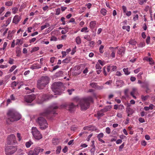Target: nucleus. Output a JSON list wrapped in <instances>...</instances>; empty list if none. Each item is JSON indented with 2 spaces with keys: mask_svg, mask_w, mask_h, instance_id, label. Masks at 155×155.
<instances>
[{
  "mask_svg": "<svg viewBox=\"0 0 155 155\" xmlns=\"http://www.w3.org/2000/svg\"><path fill=\"white\" fill-rule=\"evenodd\" d=\"M58 108V107L56 105L51 106L46 111L41 113V116L46 117L48 118L53 116H55L57 114L56 113V110Z\"/></svg>",
  "mask_w": 155,
  "mask_h": 155,
  "instance_id": "1",
  "label": "nucleus"
},
{
  "mask_svg": "<svg viewBox=\"0 0 155 155\" xmlns=\"http://www.w3.org/2000/svg\"><path fill=\"white\" fill-rule=\"evenodd\" d=\"M93 100L91 96L84 97L81 99L79 102L82 110H86L90 105V103H93Z\"/></svg>",
  "mask_w": 155,
  "mask_h": 155,
  "instance_id": "2",
  "label": "nucleus"
},
{
  "mask_svg": "<svg viewBox=\"0 0 155 155\" xmlns=\"http://www.w3.org/2000/svg\"><path fill=\"white\" fill-rule=\"evenodd\" d=\"M7 115L8 119L11 122L17 121L21 117V116L20 114L12 110H9Z\"/></svg>",
  "mask_w": 155,
  "mask_h": 155,
  "instance_id": "3",
  "label": "nucleus"
},
{
  "mask_svg": "<svg viewBox=\"0 0 155 155\" xmlns=\"http://www.w3.org/2000/svg\"><path fill=\"white\" fill-rule=\"evenodd\" d=\"M62 85V83L61 82H55L52 84L51 89L54 94H61Z\"/></svg>",
  "mask_w": 155,
  "mask_h": 155,
  "instance_id": "4",
  "label": "nucleus"
},
{
  "mask_svg": "<svg viewBox=\"0 0 155 155\" xmlns=\"http://www.w3.org/2000/svg\"><path fill=\"white\" fill-rule=\"evenodd\" d=\"M36 122L39 124L41 130H44L48 127V124L46 120L42 116L39 117L36 120Z\"/></svg>",
  "mask_w": 155,
  "mask_h": 155,
  "instance_id": "5",
  "label": "nucleus"
},
{
  "mask_svg": "<svg viewBox=\"0 0 155 155\" xmlns=\"http://www.w3.org/2000/svg\"><path fill=\"white\" fill-rule=\"evenodd\" d=\"M31 132L33 136L36 139L39 140L42 137V135L36 127H33L32 128Z\"/></svg>",
  "mask_w": 155,
  "mask_h": 155,
  "instance_id": "6",
  "label": "nucleus"
},
{
  "mask_svg": "<svg viewBox=\"0 0 155 155\" xmlns=\"http://www.w3.org/2000/svg\"><path fill=\"white\" fill-rule=\"evenodd\" d=\"M76 106L72 103L68 104H64L61 105V108H64L69 111L72 112Z\"/></svg>",
  "mask_w": 155,
  "mask_h": 155,
  "instance_id": "7",
  "label": "nucleus"
},
{
  "mask_svg": "<svg viewBox=\"0 0 155 155\" xmlns=\"http://www.w3.org/2000/svg\"><path fill=\"white\" fill-rule=\"evenodd\" d=\"M16 147L14 146H8L5 148V153L7 155H10L14 153L16 151Z\"/></svg>",
  "mask_w": 155,
  "mask_h": 155,
  "instance_id": "8",
  "label": "nucleus"
},
{
  "mask_svg": "<svg viewBox=\"0 0 155 155\" xmlns=\"http://www.w3.org/2000/svg\"><path fill=\"white\" fill-rule=\"evenodd\" d=\"M15 137L13 134L9 135L7 138V143L8 145H11L16 143Z\"/></svg>",
  "mask_w": 155,
  "mask_h": 155,
  "instance_id": "9",
  "label": "nucleus"
},
{
  "mask_svg": "<svg viewBox=\"0 0 155 155\" xmlns=\"http://www.w3.org/2000/svg\"><path fill=\"white\" fill-rule=\"evenodd\" d=\"M36 98L35 95L34 94L27 95L25 97V101L27 103H31Z\"/></svg>",
  "mask_w": 155,
  "mask_h": 155,
  "instance_id": "10",
  "label": "nucleus"
},
{
  "mask_svg": "<svg viewBox=\"0 0 155 155\" xmlns=\"http://www.w3.org/2000/svg\"><path fill=\"white\" fill-rule=\"evenodd\" d=\"M23 39H17L15 43V40H14L11 45V47L14 48L15 45L19 46L21 45L23 43Z\"/></svg>",
  "mask_w": 155,
  "mask_h": 155,
  "instance_id": "11",
  "label": "nucleus"
},
{
  "mask_svg": "<svg viewBox=\"0 0 155 155\" xmlns=\"http://www.w3.org/2000/svg\"><path fill=\"white\" fill-rule=\"evenodd\" d=\"M38 81L47 85L49 82V78L47 76L42 77Z\"/></svg>",
  "mask_w": 155,
  "mask_h": 155,
  "instance_id": "12",
  "label": "nucleus"
},
{
  "mask_svg": "<svg viewBox=\"0 0 155 155\" xmlns=\"http://www.w3.org/2000/svg\"><path fill=\"white\" fill-rule=\"evenodd\" d=\"M40 152V149L39 147L35 148L34 151L30 150L28 153V155H38Z\"/></svg>",
  "mask_w": 155,
  "mask_h": 155,
  "instance_id": "13",
  "label": "nucleus"
},
{
  "mask_svg": "<svg viewBox=\"0 0 155 155\" xmlns=\"http://www.w3.org/2000/svg\"><path fill=\"white\" fill-rule=\"evenodd\" d=\"M47 85L42 84L41 83L37 81V87L39 89H43Z\"/></svg>",
  "mask_w": 155,
  "mask_h": 155,
  "instance_id": "14",
  "label": "nucleus"
},
{
  "mask_svg": "<svg viewBox=\"0 0 155 155\" xmlns=\"http://www.w3.org/2000/svg\"><path fill=\"white\" fill-rule=\"evenodd\" d=\"M52 97L53 96L50 94L48 95L44 94L42 96V100L43 101H45L51 99Z\"/></svg>",
  "mask_w": 155,
  "mask_h": 155,
  "instance_id": "15",
  "label": "nucleus"
},
{
  "mask_svg": "<svg viewBox=\"0 0 155 155\" xmlns=\"http://www.w3.org/2000/svg\"><path fill=\"white\" fill-rule=\"evenodd\" d=\"M20 19V18L19 16L17 15H15L13 18V22L17 24L19 22Z\"/></svg>",
  "mask_w": 155,
  "mask_h": 155,
  "instance_id": "16",
  "label": "nucleus"
},
{
  "mask_svg": "<svg viewBox=\"0 0 155 155\" xmlns=\"http://www.w3.org/2000/svg\"><path fill=\"white\" fill-rule=\"evenodd\" d=\"M126 111L128 114V116H129L130 115L132 114L134 112L133 110L129 107H127L126 108Z\"/></svg>",
  "mask_w": 155,
  "mask_h": 155,
  "instance_id": "17",
  "label": "nucleus"
},
{
  "mask_svg": "<svg viewBox=\"0 0 155 155\" xmlns=\"http://www.w3.org/2000/svg\"><path fill=\"white\" fill-rule=\"evenodd\" d=\"M124 84L123 81L121 80H117L116 83V84L117 87H121Z\"/></svg>",
  "mask_w": 155,
  "mask_h": 155,
  "instance_id": "18",
  "label": "nucleus"
},
{
  "mask_svg": "<svg viewBox=\"0 0 155 155\" xmlns=\"http://www.w3.org/2000/svg\"><path fill=\"white\" fill-rule=\"evenodd\" d=\"M59 142V140L58 138H54L52 139V143L54 145L58 144Z\"/></svg>",
  "mask_w": 155,
  "mask_h": 155,
  "instance_id": "19",
  "label": "nucleus"
},
{
  "mask_svg": "<svg viewBox=\"0 0 155 155\" xmlns=\"http://www.w3.org/2000/svg\"><path fill=\"white\" fill-rule=\"evenodd\" d=\"M96 25V22L95 21H91L90 24V27L91 28H94Z\"/></svg>",
  "mask_w": 155,
  "mask_h": 155,
  "instance_id": "20",
  "label": "nucleus"
},
{
  "mask_svg": "<svg viewBox=\"0 0 155 155\" xmlns=\"http://www.w3.org/2000/svg\"><path fill=\"white\" fill-rule=\"evenodd\" d=\"M111 108L110 106H106L104 108L102 109V111H103V112H106L109 110Z\"/></svg>",
  "mask_w": 155,
  "mask_h": 155,
  "instance_id": "21",
  "label": "nucleus"
},
{
  "mask_svg": "<svg viewBox=\"0 0 155 155\" xmlns=\"http://www.w3.org/2000/svg\"><path fill=\"white\" fill-rule=\"evenodd\" d=\"M33 144V143L31 140H29L26 143L25 145L27 148H29Z\"/></svg>",
  "mask_w": 155,
  "mask_h": 155,
  "instance_id": "22",
  "label": "nucleus"
},
{
  "mask_svg": "<svg viewBox=\"0 0 155 155\" xmlns=\"http://www.w3.org/2000/svg\"><path fill=\"white\" fill-rule=\"evenodd\" d=\"M124 49H119V50L117 52V53L119 54L123 55L124 54Z\"/></svg>",
  "mask_w": 155,
  "mask_h": 155,
  "instance_id": "23",
  "label": "nucleus"
},
{
  "mask_svg": "<svg viewBox=\"0 0 155 155\" xmlns=\"http://www.w3.org/2000/svg\"><path fill=\"white\" fill-rule=\"evenodd\" d=\"M128 68H124L123 71L125 73V74L126 75H128L130 74V72L128 71Z\"/></svg>",
  "mask_w": 155,
  "mask_h": 155,
  "instance_id": "24",
  "label": "nucleus"
},
{
  "mask_svg": "<svg viewBox=\"0 0 155 155\" xmlns=\"http://www.w3.org/2000/svg\"><path fill=\"white\" fill-rule=\"evenodd\" d=\"M50 26L49 24L48 23H46L45 25L42 26L41 27V30H42L45 28L48 27Z\"/></svg>",
  "mask_w": 155,
  "mask_h": 155,
  "instance_id": "25",
  "label": "nucleus"
},
{
  "mask_svg": "<svg viewBox=\"0 0 155 155\" xmlns=\"http://www.w3.org/2000/svg\"><path fill=\"white\" fill-rule=\"evenodd\" d=\"M142 87H143L145 88L147 90V91L149 90V89L148 87V84L147 83H143V84L142 85Z\"/></svg>",
  "mask_w": 155,
  "mask_h": 155,
  "instance_id": "26",
  "label": "nucleus"
},
{
  "mask_svg": "<svg viewBox=\"0 0 155 155\" xmlns=\"http://www.w3.org/2000/svg\"><path fill=\"white\" fill-rule=\"evenodd\" d=\"M101 12L104 16H105L106 14L107 10L105 8H102L101 9Z\"/></svg>",
  "mask_w": 155,
  "mask_h": 155,
  "instance_id": "27",
  "label": "nucleus"
},
{
  "mask_svg": "<svg viewBox=\"0 0 155 155\" xmlns=\"http://www.w3.org/2000/svg\"><path fill=\"white\" fill-rule=\"evenodd\" d=\"M104 112H103V111H102V109L100 111H99L98 112L97 114L98 116L99 117H101L103 116L104 115Z\"/></svg>",
  "mask_w": 155,
  "mask_h": 155,
  "instance_id": "28",
  "label": "nucleus"
},
{
  "mask_svg": "<svg viewBox=\"0 0 155 155\" xmlns=\"http://www.w3.org/2000/svg\"><path fill=\"white\" fill-rule=\"evenodd\" d=\"M149 96L148 95L144 96L142 95L141 96V98L143 101H145L147 100Z\"/></svg>",
  "mask_w": 155,
  "mask_h": 155,
  "instance_id": "29",
  "label": "nucleus"
},
{
  "mask_svg": "<svg viewBox=\"0 0 155 155\" xmlns=\"http://www.w3.org/2000/svg\"><path fill=\"white\" fill-rule=\"evenodd\" d=\"M61 149V146H59L57 147V150H56V153L57 154H59Z\"/></svg>",
  "mask_w": 155,
  "mask_h": 155,
  "instance_id": "30",
  "label": "nucleus"
},
{
  "mask_svg": "<svg viewBox=\"0 0 155 155\" xmlns=\"http://www.w3.org/2000/svg\"><path fill=\"white\" fill-rule=\"evenodd\" d=\"M76 42L78 44H79L81 43V38L79 36H78L76 38Z\"/></svg>",
  "mask_w": 155,
  "mask_h": 155,
  "instance_id": "31",
  "label": "nucleus"
},
{
  "mask_svg": "<svg viewBox=\"0 0 155 155\" xmlns=\"http://www.w3.org/2000/svg\"><path fill=\"white\" fill-rule=\"evenodd\" d=\"M16 55L17 56H20L21 54V51L19 49H17L16 50Z\"/></svg>",
  "mask_w": 155,
  "mask_h": 155,
  "instance_id": "32",
  "label": "nucleus"
},
{
  "mask_svg": "<svg viewBox=\"0 0 155 155\" xmlns=\"http://www.w3.org/2000/svg\"><path fill=\"white\" fill-rule=\"evenodd\" d=\"M137 89L135 88H133L132 89V91L130 92V95H134V94L136 93L137 91Z\"/></svg>",
  "mask_w": 155,
  "mask_h": 155,
  "instance_id": "33",
  "label": "nucleus"
},
{
  "mask_svg": "<svg viewBox=\"0 0 155 155\" xmlns=\"http://www.w3.org/2000/svg\"><path fill=\"white\" fill-rule=\"evenodd\" d=\"M13 2L12 1H8L6 2L5 5L7 6H9L12 5Z\"/></svg>",
  "mask_w": 155,
  "mask_h": 155,
  "instance_id": "34",
  "label": "nucleus"
},
{
  "mask_svg": "<svg viewBox=\"0 0 155 155\" xmlns=\"http://www.w3.org/2000/svg\"><path fill=\"white\" fill-rule=\"evenodd\" d=\"M12 36V34L11 33V31H9L8 32V36L7 38L9 39H10Z\"/></svg>",
  "mask_w": 155,
  "mask_h": 155,
  "instance_id": "35",
  "label": "nucleus"
},
{
  "mask_svg": "<svg viewBox=\"0 0 155 155\" xmlns=\"http://www.w3.org/2000/svg\"><path fill=\"white\" fill-rule=\"evenodd\" d=\"M122 28L123 29H125L127 31H130V27L129 26H123Z\"/></svg>",
  "mask_w": 155,
  "mask_h": 155,
  "instance_id": "36",
  "label": "nucleus"
},
{
  "mask_svg": "<svg viewBox=\"0 0 155 155\" xmlns=\"http://www.w3.org/2000/svg\"><path fill=\"white\" fill-rule=\"evenodd\" d=\"M125 145V143L124 142L121 145H120L119 148V150L120 151L122 150V149L123 148Z\"/></svg>",
  "mask_w": 155,
  "mask_h": 155,
  "instance_id": "37",
  "label": "nucleus"
},
{
  "mask_svg": "<svg viewBox=\"0 0 155 155\" xmlns=\"http://www.w3.org/2000/svg\"><path fill=\"white\" fill-rule=\"evenodd\" d=\"M143 74V73L142 72L139 73L137 75V77L138 79H142V75Z\"/></svg>",
  "mask_w": 155,
  "mask_h": 155,
  "instance_id": "38",
  "label": "nucleus"
},
{
  "mask_svg": "<svg viewBox=\"0 0 155 155\" xmlns=\"http://www.w3.org/2000/svg\"><path fill=\"white\" fill-rule=\"evenodd\" d=\"M70 61V59L69 58H66L65 59L63 60L62 61V63H68Z\"/></svg>",
  "mask_w": 155,
  "mask_h": 155,
  "instance_id": "39",
  "label": "nucleus"
},
{
  "mask_svg": "<svg viewBox=\"0 0 155 155\" xmlns=\"http://www.w3.org/2000/svg\"><path fill=\"white\" fill-rule=\"evenodd\" d=\"M130 44L132 45H135L137 43L136 41H134V40H131L129 42Z\"/></svg>",
  "mask_w": 155,
  "mask_h": 155,
  "instance_id": "40",
  "label": "nucleus"
},
{
  "mask_svg": "<svg viewBox=\"0 0 155 155\" xmlns=\"http://www.w3.org/2000/svg\"><path fill=\"white\" fill-rule=\"evenodd\" d=\"M11 20V18H9L8 20L6 21V24L5 25V26H7V25L10 23Z\"/></svg>",
  "mask_w": 155,
  "mask_h": 155,
  "instance_id": "41",
  "label": "nucleus"
},
{
  "mask_svg": "<svg viewBox=\"0 0 155 155\" xmlns=\"http://www.w3.org/2000/svg\"><path fill=\"white\" fill-rule=\"evenodd\" d=\"M148 61L149 62V64H154L153 61V59L151 58H149Z\"/></svg>",
  "mask_w": 155,
  "mask_h": 155,
  "instance_id": "42",
  "label": "nucleus"
},
{
  "mask_svg": "<svg viewBox=\"0 0 155 155\" xmlns=\"http://www.w3.org/2000/svg\"><path fill=\"white\" fill-rule=\"evenodd\" d=\"M104 136V134L102 133H101L97 136L98 139L102 138Z\"/></svg>",
  "mask_w": 155,
  "mask_h": 155,
  "instance_id": "43",
  "label": "nucleus"
},
{
  "mask_svg": "<svg viewBox=\"0 0 155 155\" xmlns=\"http://www.w3.org/2000/svg\"><path fill=\"white\" fill-rule=\"evenodd\" d=\"M16 66L15 65H13V66H12L9 70L10 72H12V71H13L16 68Z\"/></svg>",
  "mask_w": 155,
  "mask_h": 155,
  "instance_id": "44",
  "label": "nucleus"
},
{
  "mask_svg": "<svg viewBox=\"0 0 155 155\" xmlns=\"http://www.w3.org/2000/svg\"><path fill=\"white\" fill-rule=\"evenodd\" d=\"M60 11L61 10L59 8H57L56 9L55 15H59L60 13Z\"/></svg>",
  "mask_w": 155,
  "mask_h": 155,
  "instance_id": "45",
  "label": "nucleus"
},
{
  "mask_svg": "<svg viewBox=\"0 0 155 155\" xmlns=\"http://www.w3.org/2000/svg\"><path fill=\"white\" fill-rule=\"evenodd\" d=\"M110 67L112 71H116L117 68V67L116 66H110Z\"/></svg>",
  "mask_w": 155,
  "mask_h": 155,
  "instance_id": "46",
  "label": "nucleus"
},
{
  "mask_svg": "<svg viewBox=\"0 0 155 155\" xmlns=\"http://www.w3.org/2000/svg\"><path fill=\"white\" fill-rule=\"evenodd\" d=\"M106 132L107 134H110L111 132V130L110 128L109 127H107L106 128Z\"/></svg>",
  "mask_w": 155,
  "mask_h": 155,
  "instance_id": "47",
  "label": "nucleus"
},
{
  "mask_svg": "<svg viewBox=\"0 0 155 155\" xmlns=\"http://www.w3.org/2000/svg\"><path fill=\"white\" fill-rule=\"evenodd\" d=\"M18 10V8L16 7H14L12 8V12L14 14H15Z\"/></svg>",
  "mask_w": 155,
  "mask_h": 155,
  "instance_id": "48",
  "label": "nucleus"
},
{
  "mask_svg": "<svg viewBox=\"0 0 155 155\" xmlns=\"http://www.w3.org/2000/svg\"><path fill=\"white\" fill-rule=\"evenodd\" d=\"M14 60L12 58H10L8 61V63L10 64H13L14 63Z\"/></svg>",
  "mask_w": 155,
  "mask_h": 155,
  "instance_id": "49",
  "label": "nucleus"
},
{
  "mask_svg": "<svg viewBox=\"0 0 155 155\" xmlns=\"http://www.w3.org/2000/svg\"><path fill=\"white\" fill-rule=\"evenodd\" d=\"M98 62L102 66H103L105 64L104 62L101 60H98Z\"/></svg>",
  "mask_w": 155,
  "mask_h": 155,
  "instance_id": "50",
  "label": "nucleus"
},
{
  "mask_svg": "<svg viewBox=\"0 0 155 155\" xmlns=\"http://www.w3.org/2000/svg\"><path fill=\"white\" fill-rule=\"evenodd\" d=\"M74 91V90L73 89H68L67 91L68 92L69 95H71L72 94V92Z\"/></svg>",
  "mask_w": 155,
  "mask_h": 155,
  "instance_id": "51",
  "label": "nucleus"
},
{
  "mask_svg": "<svg viewBox=\"0 0 155 155\" xmlns=\"http://www.w3.org/2000/svg\"><path fill=\"white\" fill-rule=\"evenodd\" d=\"M68 150V148L67 146H65L64 148L62 150V151L64 153H66Z\"/></svg>",
  "mask_w": 155,
  "mask_h": 155,
  "instance_id": "52",
  "label": "nucleus"
},
{
  "mask_svg": "<svg viewBox=\"0 0 155 155\" xmlns=\"http://www.w3.org/2000/svg\"><path fill=\"white\" fill-rule=\"evenodd\" d=\"M90 85L92 87L95 88L96 86V84L95 83H93L90 84Z\"/></svg>",
  "mask_w": 155,
  "mask_h": 155,
  "instance_id": "53",
  "label": "nucleus"
},
{
  "mask_svg": "<svg viewBox=\"0 0 155 155\" xmlns=\"http://www.w3.org/2000/svg\"><path fill=\"white\" fill-rule=\"evenodd\" d=\"M96 68L97 69H101V68L99 64H97L96 65Z\"/></svg>",
  "mask_w": 155,
  "mask_h": 155,
  "instance_id": "54",
  "label": "nucleus"
},
{
  "mask_svg": "<svg viewBox=\"0 0 155 155\" xmlns=\"http://www.w3.org/2000/svg\"><path fill=\"white\" fill-rule=\"evenodd\" d=\"M128 89H126L124 90V94L126 96H128Z\"/></svg>",
  "mask_w": 155,
  "mask_h": 155,
  "instance_id": "55",
  "label": "nucleus"
},
{
  "mask_svg": "<svg viewBox=\"0 0 155 155\" xmlns=\"http://www.w3.org/2000/svg\"><path fill=\"white\" fill-rule=\"evenodd\" d=\"M145 45V43H143L142 42H140L139 44L138 45H139L138 47H139V48L142 47H143V46H144Z\"/></svg>",
  "mask_w": 155,
  "mask_h": 155,
  "instance_id": "56",
  "label": "nucleus"
},
{
  "mask_svg": "<svg viewBox=\"0 0 155 155\" xmlns=\"http://www.w3.org/2000/svg\"><path fill=\"white\" fill-rule=\"evenodd\" d=\"M139 120L141 123H143L145 121L144 119L141 117H140L139 118Z\"/></svg>",
  "mask_w": 155,
  "mask_h": 155,
  "instance_id": "57",
  "label": "nucleus"
},
{
  "mask_svg": "<svg viewBox=\"0 0 155 155\" xmlns=\"http://www.w3.org/2000/svg\"><path fill=\"white\" fill-rule=\"evenodd\" d=\"M122 9L124 13H126L127 11V8L125 6L123 5L122 7Z\"/></svg>",
  "mask_w": 155,
  "mask_h": 155,
  "instance_id": "58",
  "label": "nucleus"
},
{
  "mask_svg": "<svg viewBox=\"0 0 155 155\" xmlns=\"http://www.w3.org/2000/svg\"><path fill=\"white\" fill-rule=\"evenodd\" d=\"M140 68H138L134 70V73L137 74L140 71Z\"/></svg>",
  "mask_w": 155,
  "mask_h": 155,
  "instance_id": "59",
  "label": "nucleus"
},
{
  "mask_svg": "<svg viewBox=\"0 0 155 155\" xmlns=\"http://www.w3.org/2000/svg\"><path fill=\"white\" fill-rule=\"evenodd\" d=\"M17 136L18 138V140L19 141H20L21 140V137L20 134L19 133H17Z\"/></svg>",
  "mask_w": 155,
  "mask_h": 155,
  "instance_id": "60",
  "label": "nucleus"
},
{
  "mask_svg": "<svg viewBox=\"0 0 155 155\" xmlns=\"http://www.w3.org/2000/svg\"><path fill=\"white\" fill-rule=\"evenodd\" d=\"M122 142V141L121 140L118 139L116 141V143L117 144H119L121 143Z\"/></svg>",
  "mask_w": 155,
  "mask_h": 155,
  "instance_id": "61",
  "label": "nucleus"
},
{
  "mask_svg": "<svg viewBox=\"0 0 155 155\" xmlns=\"http://www.w3.org/2000/svg\"><path fill=\"white\" fill-rule=\"evenodd\" d=\"M126 15L128 16H129L131 15V12L130 11H126V13H125Z\"/></svg>",
  "mask_w": 155,
  "mask_h": 155,
  "instance_id": "62",
  "label": "nucleus"
},
{
  "mask_svg": "<svg viewBox=\"0 0 155 155\" xmlns=\"http://www.w3.org/2000/svg\"><path fill=\"white\" fill-rule=\"evenodd\" d=\"M111 69L110 66H108L107 68V71L108 72H110V69Z\"/></svg>",
  "mask_w": 155,
  "mask_h": 155,
  "instance_id": "63",
  "label": "nucleus"
},
{
  "mask_svg": "<svg viewBox=\"0 0 155 155\" xmlns=\"http://www.w3.org/2000/svg\"><path fill=\"white\" fill-rule=\"evenodd\" d=\"M154 105L152 104H150V105L149 107V109L152 110L153 109V107H154Z\"/></svg>",
  "mask_w": 155,
  "mask_h": 155,
  "instance_id": "64",
  "label": "nucleus"
}]
</instances>
